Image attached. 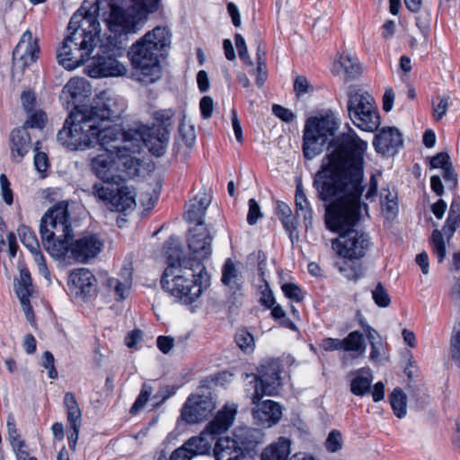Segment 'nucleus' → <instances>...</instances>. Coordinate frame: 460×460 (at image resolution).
<instances>
[{"label": "nucleus", "mask_w": 460, "mask_h": 460, "mask_svg": "<svg viewBox=\"0 0 460 460\" xmlns=\"http://www.w3.org/2000/svg\"><path fill=\"white\" fill-rule=\"evenodd\" d=\"M367 143L352 128L329 142L314 185L323 201H359Z\"/></svg>", "instance_id": "nucleus-1"}, {"label": "nucleus", "mask_w": 460, "mask_h": 460, "mask_svg": "<svg viewBox=\"0 0 460 460\" xmlns=\"http://www.w3.org/2000/svg\"><path fill=\"white\" fill-rule=\"evenodd\" d=\"M122 145L106 148L91 160V169L102 181L93 187L95 198L102 201H135L136 192L132 187L120 185L127 178L138 175L141 159L138 157L140 144L132 138V132L125 135Z\"/></svg>", "instance_id": "nucleus-2"}, {"label": "nucleus", "mask_w": 460, "mask_h": 460, "mask_svg": "<svg viewBox=\"0 0 460 460\" xmlns=\"http://www.w3.org/2000/svg\"><path fill=\"white\" fill-rule=\"evenodd\" d=\"M58 206L45 214L40 225L44 249L53 258L71 263H85L102 250L103 242L97 234H87L72 242L67 225V206Z\"/></svg>", "instance_id": "nucleus-3"}, {"label": "nucleus", "mask_w": 460, "mask_h": 460, "mask_svg": "<svg viewBox=\"0 0 460 460\" xmlns=\"http://www.w3.org/2000/svg\"><path fill=\"white\" fill-rule=\"evenodd\" d=\"M108 3L111 0H98L89 8L84 4L71 17L67 27L70 33L57 54L58 63L66 69L73 70L84 64L99 46L101 28L97 13Z\"/></svg>", "instance_id": "nucleus-4"}, {"label": "nucleus", "mask_w": 460, "mask_h": 460, "mask_svg": "<svg viewBox=\"0 0 460 460\" xmlns=\"http://www.w3.org/2000/svg\"><path fill=\"white\" fill-rule=\"evenodd\" d=\"M168 266L162 279L163 289L186 305L196 301L209 285V276L204 264H190L179 259V251H165Z\"/></svg>", "instance_id": "nucleus-5"}, {"label": "nucleus", "mask_w": 460, "mask_h": 460, "mask_svg": "<svg viewBox=\"0 0 460 460\" xmlns=\"http://www.w3.org/2000/svg\"><path fill=\"white\" fill-rule=\"evenodd\" d=\"M280 368L278 362L267 361L258 367V374L252 375L250 381L253 392L248 395L254 407L252 417L255 422L264 428L277 424L282 417V407L272 400L261 401L264 395L272 396L278 394L281 385Z\"/></svg>", "instance_id": "nucleus-6"}, {"label": "nucleus", "mask_w": 460, "mask_h": 460, "mask_svg": "<svg viewBox=\"0 0 460 460\" xmlns=\"http://www.w3.org/2000/svg\"><path fill=\"white\" fill-rule=\"evenodd\" d=\"M170 44L169 31L157 26L130 47L128 55L139 82L149 84L161 77L160 57Z\"/></svg>", "instance_id": "nucleus-7"}, {"label": "nucleus", "mask_w": 460, "mask_h": 460, "mask_svg": "<svg viewBox=\"0 0 460 460\" xmlns=\"http://www.w3.org/2000/svg\"><path fill=\"white\" fill-rule=\"evenodd\" d=\"M98 124L93 110L75 107L58 131V141L69 150L90 148L96 144Z\"/></svg>", "instance_id": "nucleus-8"}, {"label": "nucleus", "mask_w": 460, "mask_h": 460, "mask_svg": "<svg viewBox=\"0 0 460 460\" xmlns=\"http://www.w3.org/2000/svg\"><path fill=\"white\" fill-rule=\"evenodd\" d=\"M131 5L122 8L108 3V11L102 16L109 30L118 34L136 32L146 14L158 9L160 0H129Z\"/></svg>", "instance_id": "nucleus-9"}, {"label": "nucleus", "mask_w": 460, "mask_h": 460, "mask_svg": "<svg viewBox=\"0 0 460 460\" xmlns=\"http://www.w3.org/2000/svg\"><path fill=\"white\" fill-rule=\"evenodd\" d=\"M338 128L339 119L332 112L307 119L303 136L304 156L311 160L319 155Z\"/></svg>", "instance_id": "nucleus-10"}, {"label": "nucleus", "mask_w": 460, "mask_h": 460, "mask_svg": "<svg viewBox=\"0 0 460 460\" xmlns=\"http://www.w3.org/2000/svg\"><path fill=\"white\" fill-rule=\"evenodd\" d=\"M173 111L164 110L155 112V124L152 128L141 125L136 128L132 138L136 142L144 144L155 156H161L165 153L170 139V132L172 128V119Z\"/></svg>", "instance_id": "nucleus-11"}, {"label": "nucleus", "mask_w": 460, "mask_h": 460, "mask_svg": "<svg viewBox=\"0 0 460 460\" xmlns=\"http://www.w3.org/2000/svg\"><path fill=\"white\" fill-rule=\"evenodd\" d=\"M237 406L234 403L226 404L214 420L207 425L203 432L186 440L181 447L188 452L190 459L198 456L209 455L212 444L207 435L215 436L227 430L234 421Z\"/></svg>", "instance_id": "nucleus-12"}, {"label": "nucleus", "mask_w": 460, "mask_h": 460, "mask_svg": "<svg viewBox=\"0 0 460 460\" xmlns=\"http://www.w3.org/2000/svg\"><path fill=\"white\" fill-rule=\"evenodd\" d=\"M348 112L355 126L362 130L372 132L380 124L374 98L357 85L349 88Z\"/></svg>", "instance_id": "nucleus-13"}, {"label": "nucleus", "mask_w": 460, "mask_h": 460, "mask_svg": "<svg viewBox=\"0 0 460 460\" xmlns=\"http://www.w3.org/2000/svg\"><path fill=\"white\" fill-rule=\"evenodd\" d=\"M187 245L189 249V256L182 255L181 250L173 245L172 243L167 242L165 251L172 252L175 249L179 251V259L187 260L190 264H204V261L208 259L212 254L213 236L205 224H199L189 229L187 234Z\"/></svg>", "instance_id": "nucleus-14"}, {"label": "nucleus", "mask_w": 460, "mask_h": 460, "mask_svg": "<svg viewBox=\"0 0 460 460\" xmlns=\"http://www.w3.org/2000/svg\"><path fill=\"white\" fill-rule=\"evenodd\" d=\"M362 205L367 209V203H326L324 222L326 228L333 233L351 229L360 220Z\"/></svg>", "instance_id": "nucleus-15"}, {"label": "nucleus", "mask_w": 460, "mask_h": 460, "mask_svg": "<svg viewBox=\"0 0 460 460\" xmlns=\"http://www.w3.org/2000/svg\"><path fill=\"white\" fill-rule=\"evenodd\" d=\"M332 245L341 257L354 261L367 255L372 246V241L367 232L351 228L341 233Z\"/></svg>", "instance_id": "nucleus-16"}, {"label": "nucleus", "mask_w": 460, "mask_h": 460, "mask_svg": "<svg viewBox=\"0 0 460 460\" xmlns=\"http://www.w3.org/2000/svg\"><path fill=\"white\" fill-rule=\"evenodd\" d=\"M85 108L94 111L97 121L105 122L119 119L125 111L126 103L111 92L102 91L97 95L94 105Z\"/></svg>", "instance_id": "nucleus-17"}, {"label": "nucleus", "mask_w": 460, "mask_h": 460, "mask_svg": "<svg viewBox=\"0 0 460 460\" xmlns=\"http://www.w3.org/2000/svg\"><path fill=\"white\" fill-rule=\"evenodd\" d=\"M215 408V402L209 393L191 394L184 403L181 416L185 422L194 424L208 419Z\"/></svg>", "instance_id": "nucleus-18"}, {"label": "nucleus", "mask_w": 460, "mask_h": 460, "mask_svg": "<svg viewBox=\"0 0 460 460\" xmlns=\"http://www.w3.org/2000/svg\"><path fill=\"white\" fill-rule=\"evenodd\" d=\"M88 61L86 66L87 74L93 78L107 77V76H119L127 72L126 66L119 62L111 55L97 54L96 56L86 58Z\"/></svg>", "instance_id": "nucleus-19"}, {"label": "nucleus", "mask_w": 460, "mask_h": 460, "mask_svg": "<svg viewBox=\"0 0 460 460\" xmlns=\"http://www.w3.org/2000/svg\"><path fill=\"white\" fill-rule=\"evenodd\" d=\"M460 223V203H452L446 225L441 231H433V246L436 247L438 260L441 262L446 257V243L449 241Z\"/></svg>", "instance_id": "nucleus-20"}, {"label": "nucleus", "mask_w": 460, "mask_h": 460, "mask_svg": "<svg viewBox=\"0 0 460 460\" xmlns=\"http://www.w3.org/2000/svg\"><path fill=\"white\" fill-rule=\"evenodd\" d=\"M96 282V278L90 270L78 268L70 272L67 286L72 295L85 298L95 292Z\"/></svg>", "instance_id": "nucleus-21"}, {"label": "nucleus", "mask_w": 460, "mask_h": 460, "mask_svg": "<svg viewBox=\"0 0 460 460\" xmlns=\"http://www.w3.org/2000/svg\"><path fill=\"white\" fill-rule=\"evenodd\" d=\"M40 49L37 39H34L30 31H26L21 37L13 52L14 65L24 68L33 63L38 58Z\"/></svg>", "instance_id": "nucleus-22"}, {"label": "nucleus", "mask_w": 460, "mask_h": 460, "mask_svg": "<svg viewBox=\"0 0 460 460\" xmlns=\"http://www.w3.org/2000/svg\"><path fill=\"white\" fill-rule=\"evenodd\" d=\"M373 145L377 153L394 155L402 145V134L396 128H383L376 135Z\"/></svg>", "instance_id": "nucleus-23"}, {"label": "nucleus", "mask_w": 460, "mask_h": 460, "mask_svg": "<svg viewBox=\"0 0 460 460\" xmlns=\"http://www.w3.org/2000/svg\"><path fill=\"white\" fill-rule=\"evenodd\" d=\"M262 438L263 434L260 429L250 427H238L234 429L232 436L245 457L255 451L258 445L261 443Z\"/></svg>", "instance_id": "nucleus-24"}, {"label": "nucleus", "mask_w": 460, "mask_h": 460, "mask_svg": "<svg viewBox=\"0 0 460 460\" xmlns=\"http://www.w3.org/2000/svg\"><path fill=\"white\" fill-rule=\"evenodd\" d=\"M32 149L31 137L26 128H17L10 135L11 157L15 163H20Z\"/></svg>", "instance_id": "nucleus-25"}, {"label": "nucleus", "mask_w": 460, "mask_h": 460, "mask_svg": "<svg viewBox=\"0 0 460 460\" xmlns=\"http://www.w3.org/2000/svg\"><path fill=\"white\" fill-rule=\"evenodd\" d=\"M333 68L335 73L346 81L355 79L361 73V65L358 59L349 53L339 55L334 61Z\"/></svg>", "instance_id": "nucleus-26"}, {"label": "nucleus", "mask_w": 460, "mask_h": 460, "mask_svg": "<svg viewBox=\"0 0 460 460\" xmlns=\"http://www.w3.org/2000/svg\"><path fill=\"white\" fill-rule=\"evenodd\" d=\"M213 454L216 460H244L246 458L232 437L219 438L213 448Z\"/></svg>", "instance_id": "nucleus-27"}, {"label": "nucleus", "mask_w": 460, "mask_h": 460, "mask_svg": "<svg viewBox=\"0 0 460 460\" xmlns=\"http://www.w3.org/2000/svg\"><path fill=\"white\" fill-rule=\"evenodd\" d=\"M433 169L440 171V175L447 183V191H452L456 187L457 174L447 153L441 152L433 156Z\"/></svg>", "instance_id": "nucleus-28"}, {"label": "nucleus", "mask_w": 460, "mask_h": 460, "mask_svg": "<svg viewBox=\"0 0 460 460\" xmlns=\"http://www.w3.org/2000/svg\"><path fill=\"white\" fill-rule=\"evenodd\" d=\"M103 123L104 122L99 121L96 144H100L104 148V151H106V148L112 149V146H114L112 144L120 137H122L120 144L122 145L126 140L125 135L130 131L132 135H134V131L136 130V128H129L128 131L123 132L118 126H103Z\"/></svg>", "instance_id": "nucleus-29"}, {"label": "nucleus", "mask_w": 460, "mask_h": 460, "mask_svg": "<svg viewBox=\"0 0 460 460\" xmlns=\"http://www.w3.org/2000/svg\"><path fill=\"white\" fill-rule=\"evenodd\" d=\"M221 281L233 296L241 295L243 277L231 259H227L223 266Z\"/></svg>", "instance_id": "nucleus-30"}, {"label": "nucleus", "mask_w": 460, "mask_h": 460, "mask_svg": "<svg viewBox=\"0 0 460 460\" xmlns=\"http://www.w3.org/2000/svg\"><path fill=\"white\" fill-rule=\"evenodd\" d=\"M350 375L353 376L350 380V392L356 396H364L370 391L373 382V375L369 368L362 367Z\"/></svg>", "instance_id": "nucleus-31"}, {"label": "nucleus", "mask_w": 460, "mask_h": 460, "mask_svg": "<svg viewBox=\"0 0 460 460\" xmlns=\"http://www.w3.org/2000/svg\"><path fill=\"white\" fill-rule=\"evenodd\" d=\"M137 203H105V217L108 221H116L119 228L125 226L126 217L132 213Z\"/></svg>", "instance_id": "nucleus-32"}, {"label": "nucleus", "mask_w": 460, "mask_h": 460, "mask_svg": "<svg viewBox=\"0 0 460 460\" xmlns=\"http://www.w3.org/2000/svg\"><path fill=\"white\" fill-rule=\"evenodd\" d=\"M290 447L291 441L281 437L263 449L261 458V460H288Z\"/></svg>", "instance_id": "nucleus-33"}, {"label": "nucleus", "mask_w": 460, "mask_h": 460, "mask_svg": "<svg viewBox=\"0 0 460 460\" xmlns=\"http://www.w3.org/2000/svg\"><path fill=\"white\" fill-rule=\"evenodd\" d=\"M277 213L283 227L289 234V238L293 242V234L296 230V214H293V211L288 203H279Z\"/></svg>", "instance_id": "nucleus-34"}, {"label": "nucleus", "mask_w": 460, "mask_h": 460, "mask_svg": "<svg viewBox=\"0 0 460 460\" xmlns=\"http://www.w3.org/2000/svg\"><path fill=\"white\" fill-rule=\"evenodd\" d=\"M15 293L22 305L29 303V297L31 293V279L29 270L26 269L20 271V279L15 284Z\"/></svg>", "instance_id": "nucleus-35"}, {"label": "nucleus", "mask_w": 460, "mask_h": 460, "mask_svg": "<svg viewBox=\"0 0 460 460\" xmlns=\"http://www.w3.org/2000/svg\"><path fill=\"white\" fill-rule=\"evenodd\" d=\"M64 404L67 413V421L71 426L81 425V410L73 393L65 394Z\"/></svg>", "instance_id": "nucleus-36"}, {"label": "nucleus", "mask_w": 460, "mask_h": 460, "mask_svg": "<svg viewBox=\"0 0 460 460\" xmlns=\"http://www.w3.org/2000/svg\"><path fill=\"white\" fill-rule=\"evenodd\" d=\"M342 350L357 352L362 354L365 352L364 337L358 331H354L342 340Z\"/></svg>", "instance_id": "nucleus-37"}, {"label": "nucleus", "mask_w": 460, "mask_h": 460, "mask_svg": "<svg viewBox=\"0 0 460 460\" xmlns=\"http://www.w3.org/2000/svg\"><path fill=\"white\" fill-rule=\"evenodd\" d=\"M64 91L66 92L72 99L81 96H86L90 92V85L84 78L74 77L66 84Z\"/></svg>", "instance_id": "nucleus-38"}, {"label": "nucleus", "mask_w": 460, "mask_h": 460, "mask_svg": "<svg viewBox=\"0 0 460 460\" xmlns=\"http://www.w3.org/2000/svg\"><path fill=\"white\" fill-rule=\"evenodd\" d=\"M389 401L394 413L398 418L406 415V395L401 388H395L390 394Z\"/></svg>", "instance_id": "nucleus-39"}, {"label": "nucleus", "mask_w": 460, "mask_h": 460, "mask_svg": "<svg viewBox=\"0 0 460 460\" xmlns=\"http://www.w3.org/2000/svg\"><path fill=\"white\" fill-rule=\"evenodd\" d=\"M207 208L208 205H205V203H190L184 213V218L189 223L195 224V226L204 224L203 217Z\"/></svg>", "instance_id": "nucleus-40"}, {"label": "nucleus", "mask_w": 460, "mask_h": 460, "mask_svg": "<svg viewBox=\"0 0 460 460\" xmlns=\"http://www.w3.org/2000/svg\"><path fill=\"white\" fill-rule=\"evenodd\" d=\"M338 270L349 280L357 281L363 276V269L360 266L351 265L347 261L335 262Z\"/></svg>", "instance_id": "nucleus-41"}, {"label": "nucleus", "mask_w": 460, "mask_h": 460, "mask_svg": "<svg viewBox=\"0 0 460 460\" xmlns=\"http://www.w3.org/2000/svg\"><path fill=\"white\" fill-rule=\"evenodd\" d=\"M40 141H36L34 144L33 149L36 152L34 155V166L37 172L40 173L41 177L44 178L49 168V162L47 154L40 151Z\"/></svg>", "instance_id": "nucleus-42"}, {"label": "nucleus", "mask_w": 460, "mask_h": 460, "mask_svg": "<svg viewBox=\"0 0 460 460\" xmlns=\"http://www.w3.org/2000/svg\"><path fill=\"white\" fill-rule=\"evenodd\" d=\"M236 345L245 353H251L254 349V338L246 330H239L235 333Z\"/></svg>", "instance_id": "nucleus-43"}, {"label": "nucleus", "mask_w": 460, "mask_h": 460, "mask_svg": "<svg viewBox=\"0 0 460 460\" xmlns=\"http://www.w3.org/2000/svg\"><path fill=\"white\" fill-rule=\"evenodd\" d=\"M456 286L460 292V279H457ZM450 345L452 358L460 367V323L454 327Z\"/></svg>", "instance_id": "nucleus-44"}, {"label": "nucleus", "mask_w": 460, "mask_h": 460, "mask_svg": "<svg viewBox=\"0 0 460 460\" xmlns=\"http://www.w3.org/2000/svg\"><path fill=\"white\" fill-rule=\"evenodd\" d=\"M19 234L22 243L26 246L30 252H35L40 248V244L36 234L30 228L23 226L19 230Z\"/></svg>", "instance_id": "nucleus-45"}, {"label": "nucleus", "mask_w": 460, "mask_h": 460, "mask_svg": "<svg viewBox=\"0 0 460 460\" xmlns=\"http://www.w3.org/2000/svg\"><path fill=\"white\" fill-rule=\"evenodd\" d=\"M296 221L303 218L305 228L312 226L313 211L310 203H295Z\"/></svg>", "instance_id": "nucleus-46"}, {"label": "nucleus", "mask_w": 460, "mask_h": 460, "mask_svg": "<svg viewBox=\"0 0 460 460\" xmlns=\"http://www.w3.org/2000/svg\"><path fill=\"white\" fill-rule=\"evenodd\" d=\"M293 88L297 97H302L303 95L311 93L314 91L313 84L305 75H299L295 78Z\"/></svg>", "instance_id": "nucleus-47"}, {"label": "nucleus", "mask_w": 460, "mask_h": 460, "mask_svg": "<svg viewBox=\"0 0 460 460\" xmlns=\"http://www.w3.org/2000/svg\"><path fill=\"white\" fill-rule=\"evenodd\" d=\"M372 297L379 307H387L391 303L390 296L381 283H378L372 290Z\"/></svg>", "instance_id": "nucleus-48"}, {"label": "nucleus", "mask_w": 460, "mask_h": 460, "mask_svg": "<svg viewBox=\"0 0 460 460\" xmlns=\"http://www.w3.org/2000/svg\"><path fill=\"white\" fill-rule=\"evenodd\" d=\"M152 392V386L147 384H144L142 385L140 394H138L137 400L135 401L134 404L131 407L130 412L136 413L138 411H140L147 402Z\"/></svg>", "instance_id": "nucleus-49"}, {"label": "nucleus", "mask_w": 460, "mask_h": 460, "mask_svg": "<svg viewBox=\"0 0 460 460\" xmlns=\"http://www.w3.org/2000/svg\"><path fill=\"white\" fill-rule=\"evenodd\" d=\"M28 113V119L25 122L24 128H41L46 122V114L41 110L32 111Z\"/></svg>", "instance_id": "nucleus-50"}, {"label": "nucleus", "mask_w": 460, "mask_h": 460, "mask_svg": "<svg viewBox=\"0 0 460 460\" xmlns=\"http://www.w3.org/2000/svg\"><path fill=\"white\" fill-rule=\"evenodd\" d=\"M342 444L343 441L341 432L337 429H332L325 441L326 449L329 452L334 453L341 449Z\"/></svg>", "instance_id": "nucleus-51"}, {"label": "nucleus", "mask_w": 460, "mask_h": 460, "mask_svg": "<svg viewBox=\"0 0 460 460\" xmlns=\"http://www.w3.org/2000/svg\"><path fill=\"white\" fill-rule=\"evenodd\" d=\"M234 41H235V46H236L238 55H239V58H241V60L246 66H252L253 64H252V61L249 54H248V49H247L246 43H245L243 37L241 34L236 33L234 35Z\"/></svg>", "instance_id": "nucleus-52"}, {"label": "nucleus", "mask_w": 460, "mask_h": 460, "mask_svg": "<svg viewBox=\"0 0 460 460\" xmlns=\"http://www.w3.org/2000/svg\"><path fill=\"white\" fill-rule=\"evenodd\" d=\"M281 289L288 298L296 302H301L304 298L301 288L294 283H286L282 285Z\"/></svg>", "instance_id": "nucleus-53"}, {"label": "nucleus", "mask_w": 460, "mask_h": 460, "mask_svg": "<svg viewBox=\"0 0 460 460\" xmlns=\"http://www.w3.org/2000/svg\"><path fill=\"white\" fill-rule=\"evenodd\" d=\"M180 137L187 147H192L195 140L196 134L192 126L181 124L179 128Z\"/></svg>", "instance_id": "nucleus-54"}, {"label": "nucleus", "mask_w": 460, "mask_h": 460, "mask_svg": "<svg viewBox=\"0 0 460 460\" xmlns=\"http://www.w3.org/2000/svg\"><path fill=\"white\" fill-rule=\"evenodd\" d=\"M438 102L437 106L433 109V119L439 121L447 112L449 106V97L439 96L438 97Z\"/></svg>", "instance_id": "nucleus-55"}, {"label": "nucleus", "mask_w": 460, "mask_h": 460, "mask_svg": "<svg viewBox=\"0 0 460 460\" xmlns=\"http://www.w3.org/2000/svg\"><path fill=\"white\" fill-rule=\"evenodd\" d=\"M109 287H114L116 295L120 300L125 298V294L131 286V280L127 279L124 282H121L116 279H111L108 280Z\"/></svg>", "instance_id": "nucleus-56"}, {"label": "nucleus", "mask_w": 460, "mask_h": 460, "mask_svg": "<svg viewBox=\"0 0 460 460\" xmlns=\"http://www.w3.org/2000/svg\"><path fill=\"white\" fill-rule=\"evenodd\" d=\"M54 356L50 351H45L42 356V367L48 369V376L51 379L58 377V372L54 366Z\"/></svg>", "instance_id": "nucleus-57"}, {"label": "nucleus", "mask_w": 460, "mask_h": 460, "mask_svg": "<svg viewBox=\"0 0 460 460\" xmlns=\"http://www.w3.org/2000/svg\"><path fill=\"white\" fill-rule=\"evenodd\" d=\"M381 214L387 220H394L398 213V203H380Z\"/></svg>", "instance_id": "nucleus-58"}, {"label": "nucleus", "mask_w": 460, "mask_h": 460, "mask_svg": "<svg viewBox=\"0 0 460 460\" xmlns=\"http://www.w3.org/2000/svg\"><path fill=\"white\" fill-rule=\"evenodd\" d=\"M272 111L278 118L286 122L293 121L296 117L290 110L278 104L273 105Z\"/></svg>", "instance_id": "nucleus-59"}, {"label": "nucleus", "mask_w": 460, "mask_h": 460, "mask_svg": "<svg viewBox=\"0 0 460 460\" xmlns=\"http://www.w3.org/2000/svg\"><path fill=\"white\" fill-rule=\"evenodd\" d=\"M214 102L210 96H204L199 102V109L204 119L211 117L213 112Z\"/></svg>", "instance_id": "nucleus-60"}, {"label": "nucleus", "mask_w": 460, "mask_h": 460, "mask_svg": "<svg viewBox=\"0 0 460 460\" xmlns=\"http://www.w3.org/2000/svg\"><path fill=\"white\" fill-rule=\"evenodd\" d=\"M271 315L276 320L282 319L283 320L282 323L286 327H289L291 329L295 328V324L289 319L286 318V313L280 305H273L271 307Z\"/></svg>", "instance_id": "nucleus-61"}, {"label": "nucleus", "mask_w": 460, "mask_h": 460, "mask_svg": "<svg viewBox=\"0 0 460 460\" xmlns=\"http://www.w3.org/2000/svg\"><path fill=\"white\" fill-rule=\"evenodd\" d=\"M22 103L26 112H31L34 110L36 97L31 91L23 92L21 96Z\"/></svg>", "instance_id": "nucleus-62"}, {"label": "nucleus", "mask_w": 460, "mask_h": 460, "mask_svg": "<svg viewBox=\"0 0 460 460\" xmlns=\"http://www.w3.org/2000/svg\"><path fill=\"white\" fill-rule=\"evenodd\" d=\"M263 217L258 203H250L247 215V222L249 225H255L260 218Z\"/></svg>", "instance_id": "nucleus-63"}, {"label": "nucleus", "mask_w": 460, "mask_h": 460, "mask_svg": "<svg viewBox=\"0 0 460 460\" xmlns=\"http://www.w3.org/2000/svg\"><path fill=\"white\" fill-rule=\"evenodd\" d=\"M321 348L326 351L342 349V340L334 338H325L322 341Z\"/></svg>", "instance_id": "nucleus-64"}]
</instances>
